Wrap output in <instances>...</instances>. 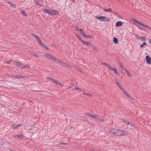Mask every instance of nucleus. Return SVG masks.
<instances>
[{"label": "nucleus", "instance_id": "nucleus-1", "mask_svg": "<svg viewBox=\"0 0 151 151\" xmlns=\"http://www.w3.org/2000/svg\"><path fill=\"white\" fill-rule=\"evenodd\" d=\"M96 17L97 19H99L100 20L102 21H109L110 20V19L107 17L104 16L102 17L101 16H96Z\"/></svg>", "mask_w": 151, "mask_h": 151}, {"label": "nucleus", "instance_id": "nucleus-2", "mask_svg": "<svg viewBox=\"0 0 151 151\" xmlns=\"http://www.w3.org/2000/svg\"><path fill=\"white\" fill-rule=\"evenodd\" d=\"M47 79H48L52 81L53 82L58 86H63V85L60 82L57 80H54L53 78L51 77H48Z\"/></svg>", "mask_w": 151, "mask_h": 151}, {"label": "nucleus", "instance_id": "nucleus-3", "mask_svg": "<svg viewBox=\"0 0 151 151\" xmlns=\"http://www.w3.org/2000/svg\"><path fill=\"white\" fill-rule=\"evenodd\" d=\"M88 116H90L92 118L96 119L97 120H100V119L98 118V116L97 115L93 114L90 113H87L86 114Z\"/></svg>", "mask_w": 151, "mask_h": 151}, {"label": "nucleus", "instance_id": "nucleus-4", "mask_svg": "<svg viewBox=\"0 0 151 151\" xmlns=\"http://www.w3.org/2000/svg\"><path fill=\"white\" fill-rule=\"evenodd\" d=\"M127 134V133L126 131L118 130V132H117L116 135L122 136V135H125Z\"/></svg>", "mask_w": 151, "mask_h": 151}, {"label": "nucleus", "instance_id": "nucleus-5", "mask_svg": "<svg viewBox=\"0 0 151 151\" xmlns=\"http://www.w3.org/2000/svg\"><path fill=\"white\" fill-rule=\"evenodd\" d=\"M136 37L138 40H141L142 41H146V39L145 37L141 36L139 35H137Z\"/></svg>", "mask_w": 151, "mask_h": 151}, {"label": "nucleus", "instance_id": "nucleus-6", "mask_svg": "<svg viewBox=\"0 0 151 151\" xmlns=\"http://www.w3.org/2000/svg\"><path fill=\"white\" fill-rule=\"evenodd\" d=\"M57 60H56L55 62H58V63H59L62 64L66 66H68V65L67 64H66L65 63H64L63 61H61V60H58V59H57Z\"/></svg>", "mask_w": 151, "mask_h": 151}, {"label": "nucleus", "instance_id": "nucleus-7", "mask_svg": "<svg viewBox=\"0 0 151 151\" xmlns=\"http://www.w3.org/2000/svg\"><path fill=\"white\" fill-rule=\"evenodd\" d=\"M117 132H118V130L116 129H113L111 131V133L115 135H116Z\"/></svg>", "mask_w": 151, "mask_h": 151}, {"label": "nucleus", "instance_id": "nucleus-8", "mask_svg": "<svg viewBox=\"0 0 151 151\" xmlns=\"http://www.w3.org/2000/svg\"><path fill=\"white\" fill-rule=\"evenodd\" d=\"M59 12L57 10H53L52 9L51 15H56Z\"/></svg>", "mask_w": 151, "mask_h": 151}, {"label": "nucleus", "instance_id": "nucleus-9", "mask_svg": "<svg viewBox=\"0 0 151 151\" xmlns=\"http://www.w3.org/2000/svg\"><path fill=\"white\" fill-rule=\"evenodd\" d=\"M52 9H45L44 10V12L45 13H47L51 15Z\"/></svg>", "mask_w": 151, "mask_h": 151}, {"label": "nucleus", "instance_id": "nucleus-10", "mask_svg": "<svg viewBox=\"0 0 151 151\" xmlns=\"http://www.w3.org/2000/svg\"><path fill=\"white\" fill-rule=\"evenodd\" d=\"M16 65L22 68H24L25 67L24 65H23L19 62H16ZM26 67V66L25 67Z\"/></svg>", "mask_w": 151, "mask_h": 151}, {"label": "nucleus", "instance_id": "nucleus-11", "mask_svg": "<svg viewBox=\"0 0 151 151\" xmlns=\"http://www.w3.org/2000/svg\"><path fill=\"white\" fill-rule=\"evenodd\" d=\"M146 58L147 62L149 63H150L151 62V58L148 55L146 56Z\"/></svg>", "mask_w": 151, "mask_h": 151}, {"label": "nucleus", "instance_id": "nucleus-12", "mask_svg": "<svg viewBox=\"0 0 151 151\" xmlns=\"http://www.w3.org/2000/svg\"><path fill=\"white\" fill-rule=\"evenodd\" d=\"M122 25V22L121 21H118L116 23V27H119Z\"/></svg>", "mask_w": 151, "mask_h": 151}, {"label": "nucleus", "instance_id": "nucleus-13", "mask_svg": "<svg viewBox=\"0 0 151 151\" xmlns=\"http://www.w3.org/2000/svg\"><path fill=\"white\" fill-rule=\"evenodd\" d=\"M49 58L51 60L54 61H56V60H58L57 58L51 56L50 55V56Z\"/></svg>", "mask_w": 151, "mask_h": 151}, {"label": "nucleus", "instance_id": "nucleus-14", "mask_svg": "<svg viewBox=\"0 0 151 151\" xmlns=\"http://www.w3.org/2000/svg\"><path fill=\"white\" fill-rule=\"evenodd\" d=\"M21 126H22V125H21V124H19V125H17L16 124H14L12 128L13 129H14L15 128H17L18 127H19V129H20V127Z\"/></svg>", "mask_w": 151, "mask_h": 151}, {"label": "nucleus", "instance_id": "nucleus-15", "mask_svg": "<svg viewBox=\"0 0 151 151\" xmlns=\"http://www.w3.org/2000/svg\"><path fill=\"white\" fill-rule=\"evenodd\" d=\"M37 41H38V42L39 43V44L41 45H43V43H42L41 41V39L40 38V37H38L37 39Z\"/></svg>", "mask_w": 151, "mask_h": 151}, {"label": "nucleus", "instance_id": "nucleus-16", "mask_svg": "<svg viewBox=\"0 0 151 151\" xmlns=\"http://www.w3.org/2000/svg\"><path fill=\"white\" fill-rule=\"evenodd\" d=\"M81 42L82 43H83V44H86L87 45H91V43L88 42H85L84 41H83L82 40H81Z\"/></svg>", "mask_w": 151, "mask_h": 151}, {"label": "nucleus", "instance_id": "nucleus-17", "mask_svg": "<svg viewBox=\"0 0 151 151\" xmlns=\"http://www.w3.org/2000/svg\"><path fill=\"white\" fill-rule=\"evenodd\" d=\"M13 77L14 78H16L18 79H20L23 78V76H14Z\"/></svg>", "mask_w": 151, "mask_h": 151}, {"label": "nucleus", "instance_id": "nucleus-18", "mask_svg": "<svg viewBox=\"0 0 151 151\" xmlns=\"http://www.w3.org/2000/svg\"><path fill=\"white\" fill-rule=\"evenodd\" d=\"M113 40L114 43L115 44H116V43H118V40H117V39L116 38L114 37L113 38Z\"/></svg>", "mask_w": 151, "mask_h": 151}, {"label": "nucleus", "instance_id": "nucleus-19", "mask_svg": "<svg viewBox=\"0 0 151 151\" xmlns=\"http://www.w3.org/2000/svg\"><path fill=\"white\" fill-rule=\"evenodd\" d=\"M124 70L125 71V72H126V73L130 77H131V74L128 71V70H127L126 69H124Z\"/></svg>", "mask_w": 151, "mask_h": 151}, {"label": "nucleus", "instance_id": "nucleus-20", "mask_svg": "<svg viewBox=\"0 0 151 151\" xmlns=\"http://www.w3.org/2000/svg\"><path fill=\"white\" fill-rule=\"evenodd\" d=\"M8 3L12 7L15 8L16 7L15 5L13 4L11 2H8Z\"/></svg>", "mask_w": 151, "mask_h": 151}, {"label": "nucleus", "instance_id": "nucleus-21", "mask_svg": "<svg viewBox=\"0 0 151 151\" xmlns=\"http://www.w3.org/2000/svg\"><path fill=\"white\" fill-rule=\"evenodd\" d=\"M134 21L136 23L140 25H142V23L141 22H140L139 21H138L135 20Z\"/></svg>", "mask_w": 151, "mask_h": 151}, {"label": "nucleus", "instance_id": "nucleus-22", "mask_svg": "<svg viewBox=\"0 0 151 151\" xmlns=\"http://www.w3.org/2000/svg\"><path fill=\"white\" fill-rule=\"evenodd\" d=\"M123 91L124 93L127 96V97H130V95L128 94L127 92L126 91L124 90Z\"/></svg>", "mask_w": 151, "mask_h": 151}, {"label": "nucleus", "instance_id": "nucleus-23", "mask_svg": "<svg viewBox=\"0 0 151 151\" xmlns=\"http://www.w3.org/2000/svg\"><path fill=\"white\" fill-rule=\"evenodd\" d=\"M147 45V43H146L145 42H144L142 44V45H140V47L141 48H142L143 46H144V45Z\"/></svg>", "mask_w": 151, "mask_h": 151}, {"label": "nucleus", "instance_id": "nucleus-24", "mask_svg": "<svg viewBox=\"0 0 151 151\" xmlns=\"http://www.w3.org/2000/svg\"><path fill=\"white\" fill-rule=\"evenodd\" d=\"M21 12L22 13L23 15L24 16H27V15L24 12V11L22 10L21 11Z\"/></svg>", "mask_w": 151, "mask_h": 151}, {"label": "nucleus", "instance_id": "nucleus-25", "mask_svg": "<svg viewBox=\"0 0 151 151\" xmlns=\"http://www.w3.org/2000/svg\"><path fill=\"white\" fill-rule=\"evenodd\" d=\"M44 55L46 57L48 58L50 56V55L47 54H45Z\"/></svg>", "mask_w": 151, "mask_h": 151}, {"label": "nucleus", "instance_id": "nucleus-26", "mask_svg": "<svg viewBox=\"0 0 151 151\" xmlns=\"http://www.w3.org/2000/svg\"><path fill=\"white\" fill-rule=\"evenodd\" d=\"M119 65L121 68L124 70L125 69L124 68L123 65L122 63H119Z\"/></svg>", "mask_w": 151, "mask_h": 151}, {"label": "nucleus", "instance_id": "nucleus-27", "mask_svg": "<svg viewBox=\"0 0 151 151\" xmlns=\"http://www.w3.org/2000/svg\"><path fill=\"white\" fill-rule=\"evenodd\" d=\"M115 81L116 83L117 84L118 86H120L121 85L119 83L118 81H117L116 80H115Z\"/></svg>", "mask_w": 151, "mask_h": 151}, {"label": "nucleus", "instance_id": "nucleus-28", "mask_svg": "<svg viewBox=\"0 0 151 151\" xmlns=\"http://www.w3.org/2000/svg\"><path fill=\"white\" fill-rule=\"evenodd\" d=\"M109 68L111 70H114L115 68L112 67L110 65V67H109Z\"/></svg>", "mask_w": 151, "mask_h": 151}, {"label": "nucleus", "instance_id": "nucleus-29", "mask_svg": "<svg viewBox=\"0 0 151 151\" xmlns=\"http://www.w3.org/2000/svg\"><path fill=\"white\" fill-rule=\"evenodd\" d=\"M113 70L114 71V72L116 73V75H118V72H117V70L115 68L114 69V70Z\"/></svg>", "mask_w": 151, "mask_h": 151}, {"label": "nucleus", "instance_id": "nucleus-30", "mask_svg": "<svg viewBox=\"0 0 151 151\" xmlns=\"http://www.w3.org/2000/svg\"><path fill=\"white\" fill-rule=\"evenodd\" d=\"M42 46H43L46 49H47L48 50H49L48 48L45 45H43Z\"/></svg>", "mask_w": 151, "mask_h": 151}, {"label": "nucleus", "instance_id": "nucleus-31", "mask_svg": "<svg viewBox=\"0 0 151 151\" xmlns=\"http://www.w3.org/2000/svg\"><path fill=\"white\" fill-rule=\"evenodd\" d=\"M104 10L105 12H106L108 11H111V10L110 9H104Z\"/></svg>", "mask_w": 151, "mask_h": 151}, {"label": "nucleus", "instance_id": "nucleus-32", "mask_svg": "<svg viewBox=\"0 0 151 151\" xmlns=\"http://www.w3.org/2000/svg\"><path fill=\"white\" fill-rule=\"evenodd\" d=\"M82 34L83 36L84 37H85L87 38V37H88V36H87V35H85V34L83 32V33H82Z\"/></svg>", "mask_w": 151, "mask_h": 151}, {"label": "nucleus", "instance_id": "nucleus-33", "mask_svg": "<svg viewBox=\"0 0 151 151\" xmlns=\"http://www.w3.org/2000/svg\"><path fill=\"white\" fill-rule=\"evenodd\" d=\"M17 137L19 138H21L22 137V136L21 135H17Z\"/></svg>", "mask_w": 151, "mask_h": 151}, {"label": "nucleus", "instance_id": "nucleus-34", "mask_svg": "<svg viewBox=\"0 0 151 151\" xmlns=\"http://www.w3.org/2000/svg\"><path fill=\"white\" fill-rule=\"evenodd\" d=\"M142 25L144 27H147V28H149V27L148 26H147L146 25L142 23Z\"/></svg>", "mask_w": 151, "mask_h": 151}, {"label": "nucleus", "instance_id": "nucleus-35", "mask_svg": "<svg viewBox=\"0 0 151 151\" xmlns=\"http://www.w3.org/2000/svg\"><path fill=\"white\" fill-rule=\"evenodd\" d=\"M138 28H139V29H141V30H142L143 29V28H141V27H140L139 26L137 25H135Z\"/></svg>", "mask_w": 151, "mask_h": 151}, {"label": "nucleus", "instance_id": "nucleus-36", "mask_svg": "<svg viewBox=\"0 0 151 151\" xmlns=\"http://www.w3.org/2000/svg\"><path fill=\"white\" fill-rule=\"evenodd\" d=\"M119 87L120 88L121 90H122L123 91L124 90L122 88V87L121 85L120 86H119Z\"/></svg>", "mask_w": 151, "mask_h": 151}, {"label": "nucleus", "instance_id": "nucleus-37", "mask_svg": "<svg viewBox=\"0 0 151 151\" xmlns=\"http://www.w3.org/2000/svg\"><path fill=\"white\" fill-rule=\"evenodd\" d=\"M34 37L36 38V39H37L39 37L37 36V35H34Z\"/></svg>", "mask_w": 151, "mask_h": 151}, {"label": "nucleus", "instance_id": "nucleus-38", "mask_svg": "<svg viewBox=\"0 0 151 151\" xmlns=\"http://www.w3.org/2000/svg\"><path fill=\"white\" fill-rule=\"evenodd\" d=\"M75 90H81V88H77V87H76L75 88Z\"/></svg>", "mask_w": 151, "mask_h": 151}, {"label": "nucleus", "instance_id": "nucleus-39", "mask_svg": "<svg viewBox=\"0 0 151 151\" xmlns=\"http://www.w3.org/2000/svg\"><path fill=\"white\" fill-rule=\"evenodd\" d=\"M79 31H80L81 32H82V33H83V30L81 29H79Z\"/></svg>", "mask_w": 151, "mask_h": 151}, {"label": "nucleus", "instance_id": "nucleus-40", "mask_svg": "<svg viewBox=\"0 0 151 151\" xmlns=\"http://www.w3.org/2000/svg\"><path fill=\"white\" fill-rule=\"evenodd\" d=\"M122 121L125 123L126 122V120L125 119H122Z\"/></svg>", "mask_w": 151, "mask_h": 151}, {"label": "nucleus", "instance_id": "nucleus-41", "mask_svg": "<svg viewBox=\"0 0 151 151\" xmlns=\"http://www.w3.org/2000/svg\"><path fill=\"white\" fill-rule=\"evenodd\" d=\"M110 65H109V64H106V66L109 68V67H110Z\"/></svg>", "mask_w": 151, "mask_h": 151}, {"label": "nucleus", "instance_id": "nucleus-42", "mask_svg": "<svg viewBox=\"0 0 151 151\" xmlns=\"http://www.w3.org/2000/svg\"><path fill=\"white\" fill-rule=\"evenodd\" d=\"M22 126H20V129H22V128L23 127H24V126L23 125H22Z\"/></svg>", "mask_w": 151, "mask_h": 151}, {"label": "nucleus", "instance_id": "nucleus-43", "mask_svg": "<svg viewBox=\"0 0 151 151\" xmlns=\"http://www.w3.org/2000/svg\"><path fill=\"white\" fill-rule=\"evenodd\" d=\"M24 66L25 67L26 66V67H25L24 68H29V66L28 65H24Z\"/></svg>", "mask_w": 151, "mask_h": 151}, {"label": "nucleus", "instance_id": "nucleus-44", "mask_svg": "<svg viewBox=\"0 0 151 151\" xmlns=\"http://www.w3.org/2000/svg\"><path fill=\"white\" fill-rule=\"evenodd\" d=\"M130 122H127V125H129L130 124Z\"/></svg>", "mask_w": 151, "mask_h": 151}, {"label": "nucleus", "instance_id": "nucleus-45", "mask_svg": "<svg viewBox=\"0 0 151 151\" xmlns=\"http://www.w3.org/2000/svg\"><path fill=\"white\" fill-rule=\"evenodd\" d=\"M83 94H85V93H83ZM86 94L87 95H89V96H91V95H89V94Z\"/></svg>", "mask_w": 151, "mask_h": 151}, {"label": "nucleus", "instance_id": "nucleus-46", "mask_svg": "<svg viewBox=\"0 0 151 151\" xmlns=\"http://www.w3.org/2000/svg\"><path fill=\"white\" fill-rule=\"evenodd\" d=\"M7 63L8 64H9L10 63V61H8L7 62Z\"/></svg>", "mask_w": 151, "mask_h": 151}, {"label": "nucleus", "instance_id": "nucleus-47", "mask_svg": "<svg viewBox=\"0 0 151 151\" xmlns=\"http://www.w3.org/2000/svg\"><path fill=\"white\" fill-rule=\"evenodd\" d=\"M79 40H80L81 42V40H82L81 39V38H79Z\"/></svg>", "mask_w": 151, "mask_h": 151}, {"label": "nucleus", "instance_id": "nucleus-48", "mask_svg": "<svg viewBox=\"0 0 151 151\" xmlns=\"http://www.w3.org/2000/svg\"><path fill=\"white\" fill-rule=\"evenodd\" d=\"M103 64H104L106 66V64H106V63H103Z\"/></svg>", "mask_w": 151, "mask_h": 151}, {"label": "nucleus", "instance_id": "nucleus-49", "mask_svg": "<svg viewBox=\"0 0 151 151\" xmlns=\"http://www.w3.org/2000/svg\"><path fill=\"white\" fill-rule=\"evenodd\" d=\"M131 126L132 127L134 126V125H133V124H131Z\"/></svg>", "mask_w": 151, "mask_h": 151}, {"label": "nucleus", "instance_id": "nucleus-50", "mask_svg": "<svg viewBox=\"0 0 151 151\" xmlns=\"http://www.w3.org/2000/svg\"><path fill=\"white\" fill-rule=\"evenodd\" d=\"M90 151H95L94 150H90Z\"/></svg>", "mask_w": 151, "mask_h": 151}]
</instances>
